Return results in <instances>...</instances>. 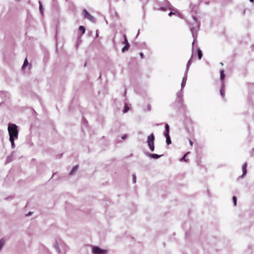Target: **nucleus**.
<instances>
[{
	"label": "nucleus",
	"instance_id": "obj_35",
	"mask_svg": "<svg viewBox=\"0 0 254 254\" xmlns=\"http://www.w3.org/2000/svg\"><path fill=\"white\" fill-rule=\"evenodd\" d=\"M139 32H140V30H139L138 31V33H137V36L139 35Z\"/></svg>",
	"mask_w": 254,
	"mask_h": 254
},
{
	"label": "nucleus",
	"instance_id": "obj_10",
	"mask_svg": "<svg viewBox=\"0 0 254 254\" xmlns=\"http://www.w3.org/2000/svg\"><path fill=\"white\" fill-rule=\"evenodd\" d=\"M192 55L191 56L190 59L188 62L187 64L186 69V70H185L186 72H188L189 67L190 66L191 63H192Z\"/></svg>",
	"mask_w": 254,
	"mask_h": 254
},
{
	"label": "nucleus",
	"instance_id": "obj_31",
	"mask_svg": "<svg viewBox=\"0 0 254 254\" xmlns=\"http://www.w3.org/2000/svg\"><path fill=\"white\" fill-rule=\"evenodd\" d=\"M174 14V12H172V11H171L169 13V16H172L173 14Z\"/></svg>",
	"mask_w": 254,
	"mask_h": 254
},
{
	"label": "nucleus",
	"instance_id": "obj_12",
	"mask_svg": "<svg viewBox=\"0 0 254 254\" xmlns=\"http://www.w3.org/2000/svg\"><path fill=\"white\" fill-rule=\"evenodd\" d=\"M78 167V165H76V166H74L72 168V170L69 172V175H72L77 171Z\"/></svg>",
	"mask_w": 254,
	"mask_h": 254
},
{
	"label": "nucleus",
	"instance_id": "obj_7",
	"mask_svg": "<svg viewBox=\"0 0 254 254\" xmlns=\"http://www.w3.org/2000/svg\"><path fill=\"white\" fill-rule=\"evenodd\" d=\"M146 155L147 156L150 157L151 158L155 159H158L160 157H161L162 156H163V155H158L157 154H151L149 153H146Z\"/></svg>",
	"mask_w": 254,
	"mask_h": 254
},
{
	"label": "nucleus",
	"instance_id": "obj_20",
	"mask_svg": "<svg viewBox=\"0 0 254 254\" xmlns=\"http://www.w3.org/2000/svg\"><path fill=\"white\" fill-rule=\"evenodd\" d=\"M16 139L15 138H9V140L11 142V147L12 148H14V147H15V144H14V140Z\"/></svg>",
	"mask_w": 254,
	"mask_h": 254
},
{
	"label": "nucleus",
	"instance_id": "obj_27",
	"mask_svg": "<svg viewBox=\"0 0 254 254\" xmlns=\"http://www.w3.org/2000/svg\"><path fill=\"white\" fill-rule=\"evenodd\" d=\"M4 244V242L2 239H1L0 240V250L1 249L2 247H3V245Z\"/></svg>",
	"mask_w": 254,
	"mask_h": 254
},
{
	"label": "nucleus",
	"instance_id": "obj_2",
	"mask_svg": "<svg viewBox=\"0 0 254 254\" xmlns=\"http://www.w3.org/2000/svg\"><path fill=\"white\" fill-rule=\"evenodd\" d=\"M8 131L9 138H13L17 139L18 138V131L17 126L16 125L9 124L8 127Z\"/></svg>",
	"mask_w": 254,
	"mask_h": 254
},
{
	"label": "nucleus",
	"instance_id": "obj_28",
	"mask_svg": "<svg viewBox=\"0 0 254 254\" xmlns=\"http://www.w3.org/2000/svg\"><path fill=\"white\" fill-rule=\"evenodd\" d=\"M136 176L135 174H133L132 175V182L133 183H136Z\"/></svg>",
	"mask_w": 254,
	"mask_h": 254
},
{
	"label": "nucleus",
	"instance_id": "obj_4",
	"mask_svg": "<svg viewBox=\"0 0 254 254\" xmlns=\"http://www.w3.org/2000/svg\"><path fill=\"white\" fill-rule=\"evenodd\" d=\"M92 252L93 254H107V250L102 249L98 246H93Z\"/></svg>",
	"mask_w": 254,
	"mask_h": 254
},
{
	"label": "nucleus",
	"instance_id": "obj_19",
	"mask_svg": "<svg viewBox=\"0 0 254 254\" xmlns=\"http://www.w3.org/2000/svg\"><path fill=\"white\" fill-rule=\"evenodd\" d=\"M54 247L58 253H61V250L58 246V244L57 242H56L55 244H54Z\"/></svg>",
	"mask_w": 254,
	"mask_h": 254
},
{
	"label": "nucleus",
	"instance_id": "obj_24",
	"mask_svg": "<svg viewBox=\"0 0 254 254\" xmlns=\"http://www.w3.org/2000/svg\"><path fill=\"white\" fill-rule=\"evenodd\" d=\"M232 199L234 203V205L236 206L237 204V197L235 196H233Z\"/></svg>",
	"mask_w": 254,
	"mask_h": 254
},
{
	"label": "nucleus",
	"instance_id": "obj_33",
	"mask_svg": "<svg viewBox=\"0 0 254 254\" xmlns=\"http://www.w3.org/2000/svg\"><path fill=\"white\" fill-rule=\"evenodd\" d=\"M126 135H124V136H123L122 137V138L123 139H125L126 138Z\"/></svg>",
	"mask_w": 254,
	"mask_h": 254
},
{
	"label": "nucleus",
	"instance_id": "obj_8",
	"mask_svg": "<svg viewBox=\"0 0 254 254\" xmlns=\"http://www.w3.org/2000/svg\"><path fill=\"white\" fill-rule=\"evenodd\" d=\"M247 163H245L242 166L243 174L241 176V178H243L244 176L247 174Z\"/></svg>",
	"mask_w": 254,
	"mask_h": 254
},
{
	"label": "nucleus",
	"instance_id": "obj_16",
	"mask_svg": "<svg viewBox=\"0 0 254 254\" xmlns=\"http://www.w3.org/2000/svg\"><path fill=\"white\" fill-rule=\"evenodd\" d=\"M220 79L222 81H223L225 77V74H224V70H221L220 71Z\"/></svg>",
	"mask_w": 254,
	"mask_h": 254
},
{
	"label": "nucleus",
	"instance_id": "obj_11",
	"mask_svg": "<svg viewBox=\"0 0 254 254\" xmlns=\"http://www.w3.org/2000/svg\"><path fill=\"white\" fill-rule=\"evenodd\" d=\"M224 88H225V85H224V82L223 81L222 83V85H221V89L220 90V94H221L222 97H224V93H225Z\"/></svg>",
	"mask_w": 254,
	"mask_h": 254
},
{
	"label": "nucleus",
	"instance_id": "obj_1",
	"mask_svg": "<svg viewBox=\"0 0 254 254\" xmlns=\"http://www.w3.org/2000/svg\"><path fill=\"white\" fill-rule=\"evenodd\" d=\"M193 22L192 23H189L190 30L191 31L192 36L193 38V41L192 43V49L193 51L194 44L196 42L197 36V32L199 29L200 23L197 20L196 17L192 16Z\"/></svg>",
	"mask_w": 254,
	"mask_h": 254
},
{
	"label": "nucleus",
	"instance_id": "obj_15",
	"mask_svg": "<svg viewBox=\"0 0 254 254\" xmlns=\"http://www.w3.org/2000/svg\"><path fill=\"white\" fill-rule=\"evenodd\" d=\"M129 47V44H127L125 45V46L122 48V52H125L126 51H127Z\"/></svg>",
	"mask_w": 254,
	"mask_h": 254
},
{
	"label": "nucleus",
	"instance_id": "obj_14",
	"mask_svg": "<svg viewBox=\"0 0 254 254\" xmlns=\"http://www.w3.org/2000/svg\"><path fill=\"white\" fill-rule=\"evenodd\" d=\"M39 10L42 15H43L44 8L42 4V2L41 1H39Z\"/></svg>",
	"mask_w": 254,
	"mask_h": 254
},
{
	"label": "nucleus",
	"instance_id": "obj_32",
	"mask_svg": "<svg viewBox=\"0 0 254 254\" xmlns=\"http://www.w3.org/2000/svg\"><path fill=\"white\" fill-rule=\"evenodd\" d=\"M189 143H190V146H192L193 142L191 140H190Z\"/></svg>",
	"mask_w": 254,
	"mask_h": 254
},
{
	"label": "nucleus",
	"instance_id": "obj_22",
	"mask_svg": "<svg viewBox=\"0 0 254 254\" xmlns=\"http://www.w3.org/2000/svg\"><path fill=\"white\" fill-rule=\"evenodd\" d=\"M28 61H27V59H25V60H24L23 64L22 65V68H25L27 65H28Z\"/></svg>",
	"mask_w": 254,
	"mask_h": 254
},
{
	"label": "nucleus",
	"instance_id": "obj_37",
	"mask_svg": "<svg viewBox=\"0 0 254 254\" xmlns=\"http://www.w3.org/2000/svg\"><path fill=\"white\" fill-rule=\"evenodd\" d=\"M96 32H97V31H96ZM96 36H98V33H96Z\"/></svg>",
	"mask_w": 254,
	"mask_h": 254
},
{
	"label": "nucleus",
	"instance_id": "obj_34",
	"mask_svg": "<svg viewBox=\"0 0 254 254\" xmlns=\"http://www.w3.org/2000/svg\"><path fill=\"white\" fill-rule=\"evenodd\" d=\"M161 9L162 10H165V7H161Z\"/></svg>",
	"mask_w": 254,
	"mask_h": 254
},
{
	"label": "nucleus",
	"instance_id": "obj_17",
	"mask_svg": "<svg viewBox=\"0 0 254 254\" xmlns=\"http://www.w3.org/2000/svg\"><path fill=\"white\" fill-rule=\"evenodd\" d=\"M197 55L199 60H200L202 57V53L200 49H197Z\"/></svg>",
	"mask_w": 254,
	"mask_h": 254
},
{
	"label": "nucleus",
	"instance_id": "obj_5",
	"mask_svg": "<svg viewBox=\"0 0 254 254\" xmlns=\"http://www.w3.org/2000/svg\"><path fill=\"white\" fill-rule=\"evenodd\" d=\"M82 15L85 19H88L93 23L96 22V19L92 16L86 9H84L82 11Z\"/></svg>",
	"mask_w": 254,
	"mask_h": 254
},
{
	"label": "nucleus",
	"instance_id": "obj_6",
	"mask_svg": "<svg viewBox=\"0 0 254 254\" xmlns=\"http://www.w3.org/2000/svg\"><path fill=\"white\" fill-rule=\"evenodd\" d=\"M187 75H188V72H185L184 76L183 78L182 83H181V90L183 89V88L185 86L186 84V81L187 79Z\"/></svg>",
	"mask_w": 254,
	"mask_h": 254
},
{
	"label": "nucleus",
	"instance_id": "obj_30",
	"mask_svg": "<svg viewBox=\"0 0 254 254\" xmlns=\"http://www.w3.org/2000/svg\"><path fill=\"white\" fill-rule=\"evenodd\" d=\"M140 56V57L141 59H143L144 58V55L142 53H140L139 54Z\"/></svg>",
	"mask_w": 254,
	"mask_h": 254
},
{
	"label": "nucleus",
	"instance_id": "obj_13",
	"mask_svg": "<svg viewBox=\"0 0 254 254\" xmlns=\"http://www.w3.org/2000/svg\"><path fill=\"white\" fill-rule=\"evenodd\" d=\"M164 135L166 138V143L168 145L170 144L171 143V138L170 137L169 134H168L167 135V134H164Z\"/></svg>",
	"mask_w": 254,
	"mask_h": 254
},
{
	"label": "nucleus",
	"instance_id": "obj_23",
	"mask_svg": "<svg viewBox=\"0 0 254 254\" xmlns=\"http://www.w3.org/2000/svg\"><path fill=\"white\" fill-rule=\"evenodd\" d=\"M189 152H187V153H186V154L183 156V157L180 159V161H184L187 162V160H186V156L187 155V154H189Z\"/></svg>",
	"mask_w": 254,
	"mask_h": 254
},
{
	"label": "nucleus",
	"instance_id": "obj_9",
	"mask_svg": "<svg viewBox=\"0 0 254 254\" xmlns=\"http://www.w3.org/2000/svg\"><path fill=\"white\" fill-rule=\"evenodd\" d=\"M182 90H181L180 91L178 92L177 94V100L180 103V104H182V97L183 94L181 92Z\"/></svg>",
	"mask_w": 254,
	"mask_h": 254
},
{
	"label": "nucleus",
	"instance_id": "obj_36",
	"mask_svg": "<svg viewBox=\"0 0 254 254\" xmlns=\"http://www.w3.org/2000/svg\"><path fill=\"white\" fill-rule=\"evenodd\" d=\"M251 2H253L254 0H249Z\"/></svg>",
	"mask_w": 254,
	"mask_h": 254
},
{
	"label": "nucleus",
	"instance_id": "obj_18",
	"mask_svg": "<svg viewBox=\"0 0 254 254\" xmlns=\"http://www.w3.org/2000/svg\"><path fill=\"white\" fill-rule=\"evenodd\" d=\"M165 131L164 132V134H169V126L168 124H166L165 125Z\"/></svg>",
	"mask_w": 254,
	"mask_h": 254
},
{
	"label": "nucleus",
	"instance_id": "obj_25",
	"mask_svg": "<svg viewBox=\"0 0 254 254\" xmlns=\"http://www.w3.org/2000/svg\"><path fill=\"white\" fill-rule=\"evenodd\" d=\"M124 41L123 42V44L126 45L127 44H129L128 41H127V38L126 37V35H124Z\"/></svg>",
	"mask_w": 254,
	"mask_h": 254
},
{
	"label": "nucleus",
	"instance_id": "obj_26",
	"mask_svg": "<svg viewBox=\"0 0 254 254\" xmlns=\"http://www.w3.org/2000/svg\"><path fill=\"white\" fill-rule=\"evenodd\" d=\"M165 3L167 4V5L168 6V8L169 9H171L172 5L170 4V3L168 1H167L166 0H165Z\"/></svg>",
	"mask_w": 254,
	"mask_h": 254
},
{
	"label": "nucleus",
	"instance_id": "obj_3",
	"mask_svg": "<svg viewBox=\"0 0 254 254\" xmlns=\"http://www.w3.org/2000/svg\"><path fill=\"white\" fill-rule=\"evenodd\" d=\"M154 140L155 136L153 133H151L148 136L147 143L150 151L152 152L154 151L155 149Z\"/></svg>",
	"mask_w": 254,
	"mask_h": 254
},
{
	"label": "nucleus",
	"instance_id": "obj_29",
	"mask_svg": "<svg viewBox=\"0 0 254 254\" xmlns=\"http://www.w3.org/2000/svg\"><path fill=\"white\" fill-rule=\"evenodd\" d=\"M129 110V107L127 106H126L125 107V109L123 111L124 113H126Z\"/></svg>",
	"mask_w": 254,
	"mask_h": 254
},
{
	"label": "nucleus",
	"instance_id": "obj_21",
	"mask_svg": "<svg viewBox=\"0 0 254 254\" xmlns=\"http://www.w3.org/2000/svg\"><path fill=\"white\" fill-rule=\"evenodd\" d=\"M79 30L82 32V35L84 34L85 32V28L83 26H80L79 27Z\"/></svg>",
	"mask_w": 254,
	"mask_h": 254
}]
</instances>
